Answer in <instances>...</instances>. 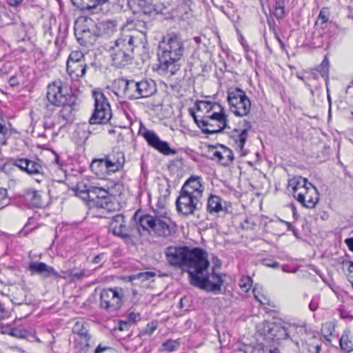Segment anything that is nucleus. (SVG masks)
<instances>
[{"label":"nucleus","mask_w":353,"mask_h":353,"mask_svg":"<svg viewBox=\"0 0 353 353\" xmlns=\"http://www.w3.org/2000/svg\"><path fill=\"white\" fill-rule=\"evenodd\" d=\"M105 159L112 173L119 171L125 162V155L120 151L113 152L107 155Z\"/></svg>","instance_id":"obj_23"},{"label":"nucleus","mask_w":353,"mask_h":353,"mask_svg":"<svg viewBox=\"0 0 353 353\" xmlns=\"http://www.w3.org/2000/svg\"><path fill=\"white\" fill-rule=\"evenodd\" d=\"M340 345L342 350L350 352L353 350V333L346 330L340 339Z\"/></svg>","instance_id":"obj_31"},{"label":"nucleus","mask_w":353,"mask_h":353,"mask_svg":"<svg viewBox=\"0 0 353 353\" xmlns=\"http://www.w3.org/2000/svg\"><path fill=\"white\" fill-rule=\"evenodd\" d=\"M113 26L112 22L97 26L90 18H80L74 25V34L81 46L93 45L97 38L103 35V30L105 26Z\"/></svg>","instance_id":"obj_3"},{"label":"nucleus","mask_w":353,"mask_h":353,"mask_svg":"<svg viewBox=\"0 0 353 353\" xmlns=\"http://www.w3.org/2000/svg\"><path fill=\"white\" fill-rule=\"evenodd\" d=\"M0 310H1V312H3V308H2V307H1V304H0Z\"/></svg>","instance_id":"obj_64"},{"label":"nucleus","mask_w":353,"mask_h":353,"mask_svg":"<svg viewBox=\"0 0 353 353\" xmlns=\"http://www.w3.org/2000/svg\"><path fill=\"white\" fill-rule=\"evenodd\" d=\"M156 276V273L154 272H140L130 276V280L133 281L135 279H139L141 281H154V278Z\"/></svg>","instance_id":"obj_36"},{"label":"nucleus","mask_w":353,"mask_h":353,"mask_svg":"<svg viewBox=\"0 0 353 353\" xmlns=\"http://www.w3.org/2000/svg\"><path fill=\"white\" fill-rule=\"evenodd\" d=\"M314 353H321V345H316L314 347Z\"/></svg>","instance_id":"obj_60"},{"label":"nucleus","mask_w":353,"mask_h":353,"mask_svg":"<svg viewBox=\"0 0 353 353\" xmlns=\"http://www.w3.org/2000/svg\"><path fill=\"white\" fill-rule=\"evenodd\" d=\"M259 353H280L277 348H268L263 347L261 350H258Z\"/></svg>","instance_id":"obj_51"},{"label":"nucleus","mask_w":353,"mask_h":353,"mask_svg":"<svg viewBox=\"0 0 353 353\" xmlns=\"http://www.w3.org/2000/svg\"><path fill=\"white\" fill-rule=\"evenodd\" d=\"M108 0H75L74 6L83 10H91L99 5L105 3Z\"/></svg>","instance_id":"obj_29"},{"label":"nucleus","mask_w":353,"mask_h":353,"mask_svg":"<svg viewBox=\"0 0 353 353\" xmlns=\"http://www.w3.org/2000/svg\"><path fill=\"white\" fill-rule=\"evenodd\" d=\"M288 228H289L290 230H292L293 227L292 226V225H291V224H290V223H288Z\"/></svg>","instance_id":"obj_62"},{"label":"nucleus","mask_w":353,"mask_h":353,"mask_svg":"<svg viewBox=\"0 0 353 353\" xmlns=\"http://www.w3.org/2000/svg\"><path fill=\"white\" fill-rule=\"evenodd\" d=\"M347 277L350 283L353 285V262H350Z\"/></svg>","instance_id":"obj_50"},{"label":"nucleus","mask_w":353,"mask_h":353,"mask_svg":"<svg viewBox=\"0 0 353 353\" xmlns=\"http://www.w3.org/2000/svg\"><path fill=\"white\" fill-rule=\"evenodd\" d=\"M140 10H134V12H141L144 14L152 15L157 12L155 6L149 3L147 0H139L137 2Z\"/></svg>","instance_id":"obj_32"},{"label":"nucleus","mask_w":353,"mask_h":353,"mask_svg":"<svg viewBox=\"0 0 353 353\" xmlns=\"http://www.w3.org/2000/svg\"><path fill=\"white\" fill-rule=\"evenodd\" d=\"M157 91L156 84L151 79L141 81H128L125 93L130 99L148 98Z\"/></svg>","instance_id":"obj_9"},{"label":"nucleus","mask_w":353,"mask_h":353,"mask_svg":"<svg viewBox=\"0 0 353 353\" xmlns=\"http://www.w3.org/2000/svg\"><path fill=\"white\" fill-rule=\"evenodd\" d=\"M230 110L238 117L246 116L251 109V101L245 92L236 88L229 91L227 97Z\"/></svg>","instance_id":"obj_8"},{"label":"nucleus","mask_w":353,"mask_h":353,"mask_svg":"<svg viewBox=\"0 0 353 353\" xmlns=\"http://www.w3.org/2000/svg\"><path fill=\"white\" fill-rule=\"evenodd\" d=\"M108 349V347L99 345L95 349L94 353H102Z\"/></svg>","instance_id":"obj_55"},{"label":"nucleus","mask_w":353,"mask_h":353,"mask_svg":"<svg viewBox=\"0 0 353 353\" xmlns=\"http://www.w3.org/2000/svg\"><path fill=\"white\" fill-rule=\"evenodd\" d=\"M23 0H10V4L12 6H17L20 4Z\"/></svg>","instance_id":"obj_59"},{"label":"nucleus","mask_w":353,"mask_h":353,"mask_svg":"<svg viewBox=\"0 0 353 353\" xmlns=\"http://www.w3.org/2000/svg\"><path fill=\"white\" fill-rule=\"evenodd\" d=\"M252 283V279L250 276H244L239 281V285L243 291L246 292L250 290Z\"/></svg>","instance_id":"obj_43"},{"label":"nucleus","mask_w":353,"mask_h":353,"mask_svg":"<svg viewBox=\"0 0 353 353\" xmlns=\"http://www.w3.org/2000/svg\"><path fill=\"white\" fill-rule=\"evenodd\" d=\"M9 334L19 339H26L28 335V331L25 329L16 327L10 330Z\"/></svg>","instance_id":"obj_44"},{"label":"nucleus","mask_w":353,"mask_h":353,"mask_svg":"<svg viewBox=\"0 0 353 353\" xmlns=\"http://www.w3.org/2000/svg\"><path fill=\"white\" fill-rule=\"evenodd\" d=\"M72 332L74 336H81L85 334H90L88 323L83 321L76 322L72 328Z\"/></svg>","instance_id":"obj_33"},{"label":"nucleus","mask_w":353,"mask_h":353,"mask_svg":"<svg viewBox=\"0 0 353 353\" xmlns=\"http://www.w3.org/2000/svg\"><path fill=\"white\" fill-rule=\"evenodd\" d=\"M139 132L146 140L148 145L158 150L159 152L165 155L176 154V151L170 148L168 143L161 141L157 133L153 130H150L146 128H141Z\"/></svg>","instance_id":"obj_13"},{"label":"nucleus","mask_w":353,"mask_h":353,"mask_svg":"<svg viewBox=\"0 0 353 353\" xmlns=\"http://www.w3.org/2000/svg\"><path fill=\"white\" fill-rule=\"evenodd\" d=\"M273 14L277 19H283L285 17V6L283 0L276 1Z\"/></svg>","instance_id":"obj_37"},{"label":"nucleus","mask_w":353,"mask_h":353,"mask_svg":"<svg viewBox=\"0 0 353 353\" xmlns=\"http://www.w3.org/2000/svg\"><path fill=\"white\" fill-rule=\"evenodd\" d=\"M292 208L293 214H294V216L295 215V208L294 206H292Z\"/></svg>","instance_id":"obj_63"},{"label":"nucleus","mask_w":353,"mask_h":353,"mask_svg":"<svg viewBox=\"0 0 353 353\" xmlns=\"http://www.w3.org/2000/svg\"><path fill=\"white\" fill-rule=\"evenodd\" d=\"M168 263L173 267L186 269L190 283L201 290L216 292L221 290L223 279L210 268L207 253L201 249L186 246H169L165 250Z\"/></svg>","instance_id":"obj_1"},{"label":"nucleus","mask_w":353,"mask_h":353,"mask_svg":"<svg viewBox=\"0 0 353 353\" xmlns=\"http://www.w3.org/2000/svg\"><path fill=\"white\" fill-rule=\"evenodd\" d=\"M207 210L210 213H218L223 210L222 200L221 197L211 195L208 198Z\"/></svg>","instance_id":"obj_30"},{"label":"nucleus","mask_w":353,"mask_h":353,"mask_svg":"<svg viewBox=\"0 0 353 353\" xmlns=\"http://www.w3.org/2000/svg\"><path fill=\"white\" fill-rule=\"evenodd\" d=\"M208 152L211 155V159L217 161L224 166L230 165L234 161V154L232 150L223 145L209 146Z\"/></svg>","instance_id":"obj_16"},{"label":"nucleus","mask_w":353,"mask_h":353,"mask_svg":"<svg viewBox=\"0 0 353 353\" xmlns=\"http://www.w3.org/2000/svg\"><path fill=\"white\" fill-rule=\"evenodd\" d=\"M63 275H61L60 278L67 279L72 277L74 279H80L85 276V270H81L79 271L68 270L67 272H63Z\"/></svg>","instance_id":"obj_39"},{"label":"nucleus","mask_w":353,"mask_h":353,"mask_svg":"<svg viewBox=\"0 0 353 353\" xmlns=\"http://www.w3.org/2000/svg\"><path fill=\"white\" fill-rule=\"evenodd\" d=\"M183 44L176 34L165 36L159 44L158 56L161 68L168 74L173 75L179 69L177 63L183 55Z\"/></svg>","instance_id":"obj_2"},{"label":"nucleus","mask_w":353,"mask_h":353,"mask_svg":"<svg viewBox=\"0 0 353 353\" xmlns=\"http://www.w3.org/2000/svg\"><path fill=\"white\" fill-rule=\"evenodd\" d=\"M90 334L81 336H74V347L79 352H87L90 347Z\"/></svg>","instance_id":"obj_28"},{"label":"nucleus","mask_w":353,"mask_h":353,"mask_svg":"<svg viewBox=\"0 0 353 353\" xmlns=\"http://www.w3.org/2000/svg\"><path fill=\"white\" fill-rule=\"evenodd\" d=\"M334 332V326L330 322H326L322 325L321 332L323 336L327 340L330 341V337Z\"/></svg>","instance_id":"obj_38"},{"label":"nucleus","mask_w":353,"mask_h":353,"mask_svg":"<svg viewBox=\"0 0 353 353\" xmlns=\"http://www.w3.org/2000/svg\"><path fill=\"white\" fill-rule=\"evenodd\" d=\"M265 265L268 267L276 268H279V264L278 262L274 261L271 263H265Z\"/></svg>","instance_id":"obj_58"},{"label":"nucleus","mask_w":353,"mask_h":353,"mask_svg":"<svg viewBox=\"0 0 353 353\" xmlns=\"http://www.w3.org/2000/svg\"><path fill=\"white\" fill-rule=\"evenodd\" d=\"M253 294L256 300H257L260 303L265 305L268 304L269 299L268 298L263 294V288L259 285H255L253 288Z\"/></svg>","instance_id":"obj_35"},{"label":"nucleus","mask_w":353,"mask_h":353,"mask_svg":"<svg viewBox=\"0 0 353 353\" xmlns=\"http://www.w3.org/2000/svg\"><path fill=\"white\" fill-rule=\"evenodd\" d=\"M268 327V332L270 335L272 336V339L274 340H281L286 339L288 336V334L286 330L283 327Z\"/></svg>","instance_id":"obj_34"},{"label":"nucleus","mask_w":353,"mask_h":353,"mask_svg":"<svg viewBox=\"0 0 353 353\" xmlns=\"http://www.w3.org/2000/svg\"><path fill=\"white\" fill-rule=\"evenodd\" d=\"M123 304L121 290L117 288L104 289L100 294V305L108 312H117Z\"/></svg>","instance_id":"obj_11"},{"label":"nucleus","mask_w":353,"mask_h":353,"mask_svg":"<svg viewBox=\"0 0 353 353\" xmlns=\"http://www.w3.org/2000/svg\"><path fill=\"white\" fill-rule=\"evenodd\" d=\"M310 310H312V311H314V310H316V308H315V307H314V305H312V303H310Z\"/></svg>","instance_id":"obj_61"},{"label":"nucleus","mask_w":353,"mask_h":353,"mask_svg":"<svg viewBox=\"0 0 353 353\" xmlns=\"http://www.w3.org/2000/svg\"><path fill=\"white\" fill-rule=\"evenodd\" d=\"M8 83L12 88H14L19 85V81L15 77L12 76L10 78Z\"/></svg>","instance_id":"obj_53"},{"label":"nucleus","mask_w":353,"mask_h":353,"mask_svg":"<svg viewBox=\"0 0 353 353\" xmlns=\"http://www.w3.org/2000/svg\"><path fill=\"white\" fill-rule=\"evenodd\" d=\"M92 187L88 190H79V188H77L76 190V195L84 201L94 200V198L92 196Z\"/></svg>","instance_id":"obj_40"},{"label":"nucleus","mask_w":353,"mask_h":353,"mask_svg":"<svg viewBox=\"0 0 353 353\" xmlns=\"http://www.w3.org/2000/svg\"><path fill=\"white\" fill-rule=\"evenodd\" d=\"M47 99L52 105L60 106L70 103L73 96L70 93L68 86L58 80L48 85Z\"/></svg>","instance_id":"obj_10"},{"label":"nucleus","mask_w":353,"mask_h":353,"mask_svg":"<svg viewBox=\"0 0 353 353\" xmlns=\"http://www.w3.org/2000/svg\"><path fill=\"white\" fill-rule=\"evenodd\" d=\"M92 194H97V196L105 198L108 194L106 189L99 187H92Z\"/></svg>","instance_id":"obj_47"},{"label":"nucleus","mask_w":353,"mask_h":353,"mask_svg":"<svg viewBox=\"0 0 353 353\" xmlns=\"http://www.w3.org/2000/svg\"><path fill=\"white\" fill-rule=\"evenodd\" d=\"M200 200L196 197L180 191L176 201V210L184 216L194 214L195 211L199 209Z\"/></svg>","instance_id":"obj_12"},{"label":"nucleus","mask_w":353,"mask_h":353,"mask_svg":"<svg viewBox=\"0 0 353 353\" xmlns=\"http://www.w3.org/2000/svg\"><path fill=\"white\" fill-rule=\"evenodd\" d=\"M13 165L28 174H39L42 170V166L39 163L28 159H16Z\"/></svg>","instance_id":"obj_20"},{"label":"nucleus","mask_w":353,"mask_h":353,"mask_svg":"<svg viewBox=\"0 0 353 353\" xmlns=\"http://www.w3.org/2000/svg\"><path fill=\"white\" fill-rule=\"evenodd\" d=\"M312 184L309 183L305 178L301 176H294L288 181V190L290 191L293 196L296 199V194L301 192L302 190L307 188V185Z\"/></svg>","instance_id":"obj_24"},{"label":"nucleus","mask_w":353,"mask_h":353,"mask_svg":"<svg viewBox=\"0 0 353 353\" xmlns=\"http://www.w3.org/2000/svg\"><path fill=\"white\" fill-rule=\"evenodd\" d=\"M170 223V219L165 216L159 218L149 214L141 216L139 221L143 230L159 236H167L171 234Z\"/></svg>","instance_id":"obj_6"},{"label":"nucleus","mask_w":353,"mask_h":353,"mask_svg":"<svg viewBox=\"0 0 353 353\" xmlns=\"http://www.w3.org/2000/svg\"><path fill=\"white\" fill-rule=\"evenodd\" d=\"M296 199L303 207L312 209L319 201L318 190L312 184H309L307 188L296 194Z\"/></svg>","instance_id":"obj_14"},{"label":"nucleus","mask_w":353,"mask_h":353,"mask_svg":"<svg viewBox=\"0 0 353 353\" xmlns=\"http://www.w3.org/2000/svg\"><path fill=\"white\" fill-rule=\"evenodd\" d=\"M197 112L195 113L192 110H190V114L194 119L195 116H199V119H201L202 117L209 116L212 112L219 111L223 107L215 102H211L208 101H199L196 104Z\"/></svg>","instance_id":"obj_17"},{"label":"nucleus","mask_w":353,"mask_h":353,"mask_svg":"<svg viewBox=\"0 0 353 353\" xmlns=\"http://www.w3.org/2000/svg\"><path fill=\"white\" fill-rule=\"evenodd\" d=\"M7 191L6 189H0V209L7 205Z\"/></svg>","instance_id":"obj_48"},{"label":"nucleus","mask_w":353,"mask_h":353,"mask_svg":"<svg viewBox=\"0 0 353 353\" xmlns=\"http://www.w3.org/2000/svg\"><path fill=\"white\" fill-rule=\"evenodd\" d=\"M73 99L70 101V103H66L65 105H61V109L59 111L57 121L56 125L60 128L65 125L68 123H72L74 120L73 114ZM55 125V123L54 124Z\"/></svg>","instance_id":"obj_21"},{"label":"nucleus","mask_w":353,"mask_h":353,"mask_svg":"<svg viewBox=\"0 0 353 353\" xmlns=\"http://www.w3.org/2000/svg\"><path fill=\"white\" fill-rule=\"evenodd\" d=\"M205 190L201 176L192 175L183 185L180 191L201 199Z\"/></svg>","instance_id":"obj_15"},{"label":"nucleus","mask_w":353,"mask_h":353,"mask_svg":"<svg viewBox=\"0 0 353 353\" xmlns=\"http://www.w3.org/2000/svg\"><path fill=\"white\" fill-rule=\"evenodd\" d=\"M26 201L32 207L40 208L43 205L41 195L34 189H28L25 191Z\"/></svg>","instance_id":"obj_27"},{"label":"nucleus","mask_w":353,"mask_h":353,"mask_svg":"<svg viewBox=\"0 0 353 353\" xmlns=\"http://www.w3.org/2000/svg\"><path fill=\"white\" fill-rule=\"evenodd\" d=\"M109 228L116 236L123 239H128L130 236L124 216L121 214H117L111 219Z\"/></svg>","instance_id":"obj_18"},{"label":"nucleus","mask_w":353,"mask_h":353,"mask_svg":"<svg viewBox=\"0 0 353 353\" xmlns=\"http://www.w3.org/2000/svg\"><path fill=\"white\" fill-rule=\"evenodd\" d=\"M103 254L97 255L92 260L94 263H99L101 261Z\"/></svg>","instance_id":"obj_57"},{"label":"nucleus","mask_w":353,"mask_h":353,"mask_svg":"<svg viewBox=\"0 0 353 353\" xmlns=\"http://www.w3.org/2000/svg\"><path fill=\"white\" fill-rule=\"evenodd\" d=\"M83 54L80 51H73L70 53L67 64L70 63V62H81L85 63V60L83 59Z\"/></svg>","instance_id":"obj_42"},{"label":"nucleus","mask_w":353,"mask_h":353,"mask_svg":"<svg viewBox=\"0 0 353 353\" xmlns=\"http://www.w3.org/2000/svg\"><path fill=\"white\" fill-rule=\"evenodd\" d=\"M317 71L321 74L322 77L327 79L329 72V61L327 57H325L321 65L317 69Z\"/></svg>","instance_id":"obj_41"},{"label":"nucleus","mask_w":353,"mask_h":353,"mask_svg":"<svg viewBox=\"0 0 353 353\" xmlns=\"http://www.w3.org/2000/svg\"><path fill=\"white\" fill-rule=\"evenodd\" d=\"M87 65L85 63L70 62L67 64V70L73 79H78L84 77L86 72Z\"/></svg>","instance_id":"obj_26"},{"label":"nucleus","mask_w":353,"mask_h":353,"mask_svg":"<svg viewBox=\"0 0 353 353\" xmlns=\"http://www.w3.org/2000/svg\"><path fill=\"white\" fill-rule=\"evenodd\" d=\"M246 125L247 127L243 130H235V134L233 135L236 149L241 156H245L247 154V150L244 148V145L248 139V130L251 128L250 122H246Z\"/></svg>","instance_id":"obj_22"},{"label":"nucleus","mask_w":353,"mask_h":353,"mask_svg":"<svg viewBox=\"0 0 353 353\" xmlns=\"http://www.w3.org/2000/svg\"><path fill=\"white\" fill-rule=\"evenodd\" d=\"M345 242L347 244V245L348 248L350 249V250L353 252V237L352 238L346 239Z\"/></svg>","instance_id":"obj_54"},{"label":"nucleus","mask_w":353,"mask_h":353,"mask_svg":"<svg viewBox=\"0 0 353 353\" xmlns=\"http://www.w3.org/2000/svg\"><path fill=\"white\" fill-rule=\"evenodd\" d=\"M157 329V323L152 321L147 325L144 333L145 334L151 335Z\"/></svg>","instance_id":"obj_49"},{"label":"nucleus","mask_w":353,"mask_h":353,"mask_svg":"<svg viewBox=\"0 0 353 353\" xmlns=\"http://www.w3.org/2000/svg\"><path fill=\"white\" fill-rule=\"evenodd\" d=\"M128 319L130 321L135 323L137 321L140 319V315L135 312H131L128 315Z\"/></svg>","instance_id":"obj_52"},{"label":"nucleus","mask_w":353,"mask_h":353,"mask_svg":"<svg viewBox=\"0 0 353 353\" xmlns=\"http://www.w3.org/2000/svg\"><path fill=\"white\" fill-rule=\"evenodd\" d=\"M178 346L179 343L174 340H168L163 344V350L169 352L174 351L177 348Z\"/></svg>","instance_id":"obj_46"},{"label":"nucleus","mask_w":353,"mask_h":353,"mask_svg":"<svg viewBox=\"0 0 353 353\" xmlns=\"http://www.w3.org/2000/svg\"><path fill=\"white\" fill-rule=\"evenodd\" d=\"M330 17V11L327 8H323L319 14L317 23L321 25L325 24L328 20Z\"/></svg>","instance_id":"obj_45"},{"label":"nucleus","mask_w":353,"mask_h":353,"mask_svg":"<svg viewBox=\"0 0 353 353\" xmlns=\"http://www.w3.org/2000/svg\"><path fill=\"white\" fill-rule=\"evenodd\" d=\"M135 37L132 34L123 35L115 41L110 47V57L113 64L118 67H124L130 63L132 58Z\"/></svg>","instance_id":"obj_4"},{"label":"nucleus","mask_w":353,"mask_h":353,"mask_svg":"<svg viewBox=\"0 0 353 353\" xmlns=\"http://www.w3.org/2000/svg\"><path fill=\"white\" fill-rule=\"evenodd\" d=\"M28 270L32 274H38L44 277L53 276L56 278H60L61 275L52 267L46 265L43 262H31L29 264Z\"/></svg>","instance_id":"obj_19"},{"label":"nucleus","mask_w":353,"mask_h":353,"mask_svg":"<svg viewBox=\"0 0 353 353\" xmlns=\"http://www.w3.org/2000/svg\"><path fill=\"white\" fill-rule=\"evenodd\" d=\"M7 133H8L7 127L3 124L0 123V134L5 135Z\"/></svg>","instance_id":"obj_56"},{"label":"nucleus","mask_w":353,"mask_h":353,"mask_svg":"<svg viewBox=\"0 0 353 353\" xmlns=\"http://www.w3.org/2000/svg\"><path fill=\"white\" fill-rule=\"evenodd\" d=\"M194 117V121L202 130L208 134H214L221 132L228 125L227 115L223 108L219 111L212 112L209 116Z\"/></svg>","instance_id":"obj_5"},{"label":"nucleus","mask_w":353,"mask_h":353,"mask_svg":"<svg viewBox=\"0 0 353 353\" xmlns=\"http://www.w3.org/2000/svg\"><path fill=\"white\" fill-rule=\"evenodd\" d=\"M90 168L99 177H104L109 173H112L105 159L93 160L90 165Z\"/></svg>","instance_id":"obj_25"},{"label":"nucleus","mask_w":353,"mask_h":353,"mask_svg":"<svg viewBox=\"0 0 353 353\" xmlns=\"http://www.w3.org/2000/svg\"><path fill=\"white\" fill-rule=\"evenodd\" d=\"M92 96L94 99V110L90 119L91 124H105L112 118L110 105L101 91H93Z\"/></svg>","instance_id":"obj_7"}]
</instances>
